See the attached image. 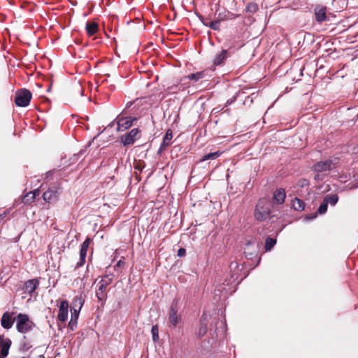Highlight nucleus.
I'll return each instance as SVG.
<instances>
[{
    "instance_id": "4be33fe9",
    "label": "nucleus",
    "mask_w": 358,
    "mask_h": 358,
    "mask_svg": "<svg viewBox=\"0 0 358 358\" xmlns=\"http://www.w3.org/2000/svg\"><path fill=\"white\" fill-rule=\"evenodd\" d=\"M172 138L173 132L171 129H168L163 138V142L160 146V150H164L166 147L169 146L171 143Z\"/></svg>"
},
{
    "instance_id": "1a4fd4ad",
    "label": "nucleus",
    "mask_w": 358,
    "mask_h": 358,
    "mask_svg": "<svg viewBox=\"0 0 358 358\" xmlns=\"http://www.w3.org/2000/svg\"><path fill=\"white\" fill-rule=\"evenodd\" d=\"M59 189L58 187L49 188L43 194V200L50 203L56 202L60 194Z\"/></svg>"
},
{
    "instance_id": "a878e982",
    "label": "nucleus",
    "mask_w": 358,
    "mask_h": 358,
    "mask_svg": "<svg viewBox=\"0 0 358 358\" xmlns=\"http://www.w3.org/2000/svg\"><path fill=\"white\" fill-rule=\"evenodd\" d=\"M221 154L222 152H220V151L206 154L202 157V158L201 159V162H204L208 159H215L218 157H220Z\"/></svg>"
},
{
    "instance_id": "c03bdc74",
    "label": "nucleus",
    "mask_w": 358,
    "mask_h": 358,
    "mask_svg": "<svg viewBox=\"0 0 358 358\" xmlns=\"http://www.w3.org/2000/svg\"><path fill=\"white\" fill-rule=\"evenodd\" d=\"M1 342H2V341H1V338H0V345L1 344Z\"/></svg>"
},
{
    "instance_id": "37998d69",
    "label": "nucleus",
    "mask_w": 358,
    "mask_h": 358,
    "mask_svg": "<svg viewBox=\"0 0 358 358\" xmlns=\"http://www.w3.org/2000/svg\"><path fill=\"white\" fill-rule=\"evenodd\" d=\"M356 119L358 120V113L356 115Z\"/></svg>"
},
{
    "instance_id": "e433bc0d",
    "label": "nucleus",
    "mask_w": 358,
    "mask_h": 358,
    "mask_svg": "<svg viewBox=\"0 0 358 358\" xmlns=\"http://www.w3.org/2000/svg\"><path fill=\"white\" fill-rule=\"evenodd\" d=\"M32 348V345L29 342H24L21 345V350L22 351H28Z\"/></svg>"
},
{
    "instance_id": "6e6552de",
    "label": "nucleus",
    "mask_w": 358,
    "mask_h": 358,
    "mask_svg": "<svg viewBox=\"0 0 358 358\" xmlns=\"http://www.w3.org/2000/svg\"><path fill=\"white\" fill-rule=\"evenodd\" d=\"M141 130L138 128H134L120 137L121 143L124 145H129L134 143L136 139L140 138Z\"/></svg>"
},
{
    "instance_id": "7c9ffc66",
    "label": "nucleus",
    "mask_w": 358,
    "mask_h": 358,
    "mask_svg": "<svg viewBox=\"0 0 358 358\" xmlns=\"http://www.w3.org/2000/svg\"><path fill=\"white\" fill-rule=\"evenodd\" d=\"M258 10V5L256 3H249L246 6V11L251 13H255Z\"/></svg>"
},
{
    "instance_id": "72a5a7b5",
    "label": "nucleus",
    "mask_w": 358,
    "mask_h": 358,
    "mask_svg": "<svg viewBox=\"0 0 358 358\" xmlns=\"http://www.w3.org/2000/svg\"><path fill=\"white\" fill-rule=\"evenodd\" d=\"M203 23L206 26L210 27L213 30H218L220 29V21H218V20L211 21L209 23V24H206L205 22H203Z\"/></svg>"
},
{
    "instance_id": "9b49d317",
    "label": "nucleus",
    "mask_w": 358,
    "mask_h": 358,
    "mask_svg": "<svg viewBox=\"0 0 358 358\" xmlns=\"http://www.w3.org/2000/svg\"><path fill=\"white\" fill-rule=\"evenodd\" d=\"M92 241V239L87 237L84 242L81 244L80 250V261L76 264V268L81 267L85 262V258L87 255V252L89 248V245Z\"/></svg>"
},
{
    "instance_id": "c756f323",
    "label": "nucleus",
    "mask_w": 358,
    "mask_h": 358,
    "mask_svg": "<svg viewBox=\"0 0 358 358\" xmlns=\"http://www.w3.org/2000/svg\"><path fill=\"white\" fill-rule=\"evenodd\" d=\"M204 77V73L203 71L196 72L195 73H191L189 74L187 78L189 80H193L194 81H198L200 79L203 78Z\"/></svg>"
},
{
    "instance_id": "7ed1b4c3",
    "label": "nucleus",
    "mask_w": 358,
    "mask_h": 358,
    "mask_svg": "<svg viewBox=\"0 0 358 358\" xmlns=\"http://www.w3.org/2000/svg\"><path fill=\"white\" fill-rule=\"evenodd\" d=\"M271 213V203L266 199H260L255 208V217L258 221L266 220Z\"/></svg>"
},
{
    "instance_id": "ea45409f",
    "label": "nucleus",
    "mask_w": 358,
    "mask_h": 358,
    "mask_svg": "<svg viewBox=\"0 0 358 358\" xmlns=\"http://www.w3.org/2000/svg\"><path fill=\"white\" fill-rule=\"evenodd\" d=\"M186 254V250L183 248H180L178 250V257H183L185 256Z\"/></svg>"
},
{
    "instance_id": "79ce46f5",
    "label": "nucleus",
    "mask_w": 358,
    "mask_h": 358,
    "mask_svg": "<svg viewBox=\"0 0 358 358\" xmlns=\"http://www.w3.org/2000/svg\"><path fill=\"white\" fill-rule=\"evenodd\" d=\"M124 264V261L122 260H119L117 263V266H122V265Z\"/></svg>"
},
{
    "instance_id": "a19ab883",
    "label": "nucleus",
    "mask_w": 358,
    "mask_h": 358,
    "mask_svg": "<svg viewBox=\"0 0 358 358\" xmlns=\"http://www.w3.org/2000/svg\"><path fill=\"white\" fill-rule=\"evenodd\" d=\"M7 213H8L6 211H3L2 213H0V222L3 221L4 220Z\"/></svg>"
},
{
    "instance_id": "423d86ee",
    "label": "nucleus",
    "mask_w": 358,
    "mask_h": 358,
    "mask_svg": "<svg viewBox=\"0 0 358 358\" xmlns=\"http://www.w3.org/2000/svg\"><path fill=\"white\" fill-rule=\"evenodd\" d=\"M16 328L20 333H26L32 329L34 323L26 314L20 313L16 317Z\"/></svg>"
},
{
    "instance_id": "f257e3e1",
    "label": "nucleus",
    "mask_w": 358,
    "mask_h": 358,
    "mask_svg": "<svg viewBox=\"0 0 358 358\" xmlns=\"http://www.w3.org/2000/svg\"><path fill=\"white\" fill-rule=\"evenodd\" d=\"M113 273H107L103 275L101 280L98 282L96 289L95 295L98 301L101 303V306H103L108 296V287L113 282L114 280Z\"/></svg>"
},
{
    "instance_id": "473e14b6",
    "label": "nucleus",
    "mask_w": 358,
    "mask_h": 358,
    "mask_svg": "<svg viewBox=\"0 0 358 358\" xmlns=\"http://www.w3.org/2000/svg\"><path fill=\"white\" fill-rule=\"evenodd\" d=\"M152 334V339L154 341H156L159 339V329L157 325H154L152 327L151 330Z\"/></svg>"
},
{
    "instance_id": "f3484780",
    "label": "nucleus",
    "mask_w": 358,
    "mask_h": 358,
    "mask_svg": "<svg viewBox=\"0 0 358 358\" xmlns=\"http://www.w3.org/2000/svg\"><path fill=\"white\" fill-rule=\"evenodd\" d=\"M315 20L319 22L327 21V8L322 6H317L315 8Z\"/></svg>"
},
{
    "instance_id": "4c0bfd02",
    "label": "nucleus",
    "mask_w": 358,
    "mask_h": 358,
    "mask_svg": "<svg viewBox=\"0 0 358 358\" xmlns=\"http://www.w3.org/2000/svg\"><path fill=\"white\" fill-rule=\"evenodd\" d=\"M144 167L145 163L143 162H138L134 166L135 169L138 170L140 171H141Z\"/></svg>"
},
{
    "instance_id": "412c9836",
    "label": "nucleus",
    "mask_w": 358,
    "mask_h": 358,
    "mask_svg": "<svg viewBox=\"0 0 358 358\" xmlns=\"http://www.w3.org/2000/svg\"><path fill=\"white\" fill-rule=\"evenodd\" d=\"M228 57V52L226 50H222L220 53L216 55L213 64L215 66L221 65L223 64L224 60Z\"/></svg>"
},
{
    "instance_id": "5701e85b",
    "label": "nucleus",
    "mask_w": 358,
    "mask_h": 358,
    "mask_svg": "<svg viewBox=\"0 0 358 358\" xmlns=\"http://www.w3.org/2000/svg\"><path fill=\"white\" fill-rule=\"evenodd\" d=\"M255 241H253V242L248 241L247 242L245 248V255L248 259H251L253 258L254 256H255L257 255V249L256 248L255 249L254 251H252L250 250V247L255 246Z\"/></svg>"
},
{
    "instance_id": "0eeeda50",
    "label": "nucleus",
    "mask_w": 358,
    "mask_h": 358,
    "mask_svg": "<svg viewBox=\"0 0 358 358\" xmlns=\"http://www.w3.org/2000/svg\"><path fill=\"white\" fill-rule=\"evenodd\" d=\"M32 94L31 92L27 89H20L16 91L15 95V103L17 106H27L31 99Z\"/></svg>"
},
{
    "instance_id": "dca6fc26",
    "label": "nucleus",
    "mask_w": 358,
    "mask_h": 358,
    "mask_svg": "<svg viewBox=\"0 0 358 358\" xmlns=\"http://www.w3.org/2000/svg\"><path fill=\"white\" fill-rule=\"evenodd\" d=\"M39 285V280L38 278H34L24 282L23 289L26 293L30 295L38 288Z\"/></svg>"
},
{
    "instance_id": "20e7f679",
    "label": "nucleus",
    "mask_w": 358,
    "mask_h": 358,
    "mask_svg": "<svg viewBox=\"0 0 358 358\" xmlns=\"http://www.w3.org/2000/svg\"><path fill=\"white\" fill-rule=\"evenodd\" d=\"M137 120L138 118L135 117H124L118 115L108 126L113 127L114 123L116 122L117 131H124L134 125Z\"/></svg>"
},
{
    "instance_id": "b1692460",
    "label": "nucleus",
    "mask_w": 358,
    "mask_h": 358,
    "mask_svg": "<svg viewBox=\"0 0 358 358\" xmlns=\"http://www.w3.org/2000/svg\"><path fill=\"white\" fill-rule=\"evenodd\" d=\"M292 207L295 210L301 211L305 208V203L303 200L294 198L292 203Z\"/></svg>"
},
{
    "instance_id": "f03ea898",
    "label": "nucleus",
    "mask_w": 358,
    "mask_h": 358,
    "mask_svg": "<svg viewBox=\"0 0 358 358\" xmlns=\"http://www.w3.org/2000/svg\"><path fill=\"white\" fill-rule=\"evenodd\" d=\"M182 323V315L179 313V303L178 299H174L170 306L168 314V327L175 329Z\"/></svg>"
},
{
    "instance_id": "aec40b11",
    "label": "nucleus",
    "mask_w": 358,
    "mask_h": 358,
    "mask_svg": "<svg viewBox=\"0 0 358 358\" xmlns=\"http://www.w3.org/2000/svg\"><path fill=\"white\" fill-rule=\"evenodd\" d=\"M85 29L87 35L92 36L99 31V24L94 21H87Z\"/></svg>"
},
{
    "instance_id": "39448f33",
    "label": "nucleus",
    "mask_w": 358,
    "mask_h": 358,
    "mask_svg": "<svg viewBox=\"0 0 358 358\" xmlns=\"http://www.w3.org/2000/svg\"><path fill=\"white\" fill-rule=\"evenodd\" d=\"M338 163V159H327L325 161H320L313 165L311 167L312 171L315 173H322L329 171L336 168Z\"/></svg>"
},
{
    "instance_id": "a18cd8bd",
    "label": "nucleus",
    "mask_w": 358,
    "mask_h": 358,
    "mask_svg": "<svg viewBox=\"0 0 358 358\" xmlns=\"http://www.w3.org/2000/svg\"><path fill=\"white\" fill-rule=\"evenodd\" d=\"M23 358H25V357H23Z\"/></svg>"
},
{
    "instance_id": "bb28decb",
    "label": "nucleus",
    "mask_w": 358,
    "mask_h": 358,
    "mask_svg": "<svg viewBox=\"0 0 358 358\" xmlns=\"http://www.w3.org/2000/svg\"><path fill=\"white\" fill-rule=\"evenodd\" d=\"M276 240L273 238L268 237L266 239L265 243V250L266 251H270L275 245Z\"/></svg>"
},
{
    "instance_id": "4468645a",
    "label": "nucleus",
    "mask_w": 358,
    "mask_h": 358,
    "mask_svg": "<svg viewBox=\"0 0 358 358\" xmlns=\"http://www.w3.org/2000/svg\"><path fill=\"white\" fill-rule=\"evenodd\" d=\"M84 301L82 297H75L73 301V307L71 308V317L78 320L80 310L83 305Z\"/></svg>"
},
{
    "instance_id": "9d476101",
    "label": "nucleus",
    "mask_w": 358,
    "mask_h": 358,
    "mask_svg": "<svg viewBox=\"0 0 358 358\" xmlns=\"http://www.w3.org/2000/svg\"><path fill=\"white\" fill-rule=\"evenodd\" d=\"M15 313L6 312L3 314L1 320V325L5 329H10L15 321Z\"/></svg>"
},
{
    "instance_id": "a211bd4d",
    "label": "nucleus",
    "mask_w": 358,
    "mask_h": 358,
    "mask_svg": "<svg viewBox=\"0 0 358 358\" xmlns=\"http://www.w3.org/2000/svg\"><path fill=\"white\" fill-rule=\"evenodd\" d=\"M208 331V322L206 318L202 316L200 320L199 327L196 332V335L198 338L203 337Z\"/></svg>"
},
{
    "instance_id": "2f4dec72",
    "label": "nucleus",
    "mask_w": 358,
    "mask_h": 358,
    "mask_svg": "<svg viewBox=\"0 0 358 358\" xmlns=\"http://www.w3.org/2000/svg\"><path fill=\"white\" fill-rule=\"evenodd\" d=\"M327 208L328 203L323 201L318 208L317 213L320 214H324L327 212Z\"/></svg>"
},
{
    "instance_id": "ddd939ff",
    "label": "nucleus",
    "mask_w": 358,
    "mask_h": 358,
    "mask_svg": "<svg viewBox=\"0 0 358 358\" xmlns=\"http://www.w3.org/2000/svg\"><path fill=\"white\" fill-rule=\"evenodd\" d=\"M69 302L66 300L62 301L59 306L57 319L62 322H65L68 319Z\"/></svg>"
},
{
    "instance_id": "cd10ccee",
    "label": "nucleus",
    "mask_w": 358,
    "mask_h": 358,
    "mask_svg": "<svg viewBox=\"0 0 358 358\" xmlns=\"http://www.w3.org/2000/svg\"><path fill=\"white\" fill-rule=\"evenodd\" d=\"M10 345V341L9 340L2 344L1 348V355L2 357H6L8 355Z\"/></svg>"
},
{
    "instance_id": "393cba45",
    "label": "nucleus",
    "mask_w": 358,
    "mask_h": 358,
    "mask_svg": "<svg viewBox=\"0 0 358 358\" xmlns=\"http://www.w3.org/2000/svg\"><path fill=\"white\" fill-rule=\"evenodd\" d=\"M185 88L186 87L181 84L173 85L167 87L166 92L169 94H176L180 91H184Z\"/></svg>"
},
{
    "instance_id": "f704fd0d",
    "label": "nucleus",
    "mask_w": 358,
    "mask_h": 358,
    "mask_svg": "<svg viewBox=\"0 0 358 358\" xmlns=\"http://www.w3.org/2000/svg\"><path fill=\"white\" fill-rule=\"evenodd\" d=\"M297 184L301 187H305L309 185V181L307 179L301 178L299 180Z\"/></svg>"
},
{
    "instance_id": "c85d7f7f",
    "label": "nucleus",
    "mask_w": 358,
    "mask_h": 358,
    "mask_svg": "<svg viewBox=\"0 0 358 358\" xmlns=\"http://www.w3.org/2000/svg\"><path fill=\"white\" fill-rule=\"evenodd\" d=\"M324 201L331 206H334L338 201V196L336 194L327 195Z\"/></svg>"
},
{
    "instance_id": "c9c22d12",
    "label": "nucleus",
    "mask_w": 358,
    "mask_h": 358,
    "mask_svg": "<svg viewBox=\"0 0 358 358\" xmlns=\"http://www.w3.org/2000/svg\"><path fill=\"white\" fill-rule=\"evenodd\" d=\"M76 326H77V320H76V319L71 317V319L69 323V328L71 331H73L75 329V328L76 327Z\"/></svg>"
},
{
    "instance_id": "58836bf2",
    "label": "nucleus",
    "mask_w": 358,
    "mask_h": 358,
    "mask_svg": "<svg viewBox=\"0 0 358 358\" xmlns=\"http://www.w3.org/2000/svg\"><path fill=\"white\" fill-rule=\"evenodd\" d=\"M321 173H316L314 176V180L317 181H321L324 179V175L320 174Z\"/></svg>"
},
{
    "instance_id": "2eb2a0df",
    "label": "nucleus",
    "mask_w": 358,
    "mask_h": 358,
    "mask_svg": "<svg viewBox=\"0 0 358 358\" xmlns=\"http://www.w3.org/2000/svg\"><path fill=\"white\" fill-rule=\"evenodd\" d=\"M286 198V192L285 189H276L273 194L272 202L273 204L281 205L285 202Z\"/></svg>"
},
{
    "instance_id": "f8f14e48",
    "label": "nucleus",
    "mask_w": 358,
    "mask_h": 358,
    "mask_svg": "<svg viewBox=\"0 0 358 358\" xmlns=\"http://www.w3.org/2000/svg\"><path fill=\"white\" fill-rule=\"evenodd\" d=\"M243 268V265L236 262H231L229 268L231 273V278L233 279L234 281L239 280H241L243 279L241 275Z\"/></svg>"
},
{
    "instance_id": "6ab92c4d",
    "label": "nucleus",
    "mask_w": 358,
    "mask_h": 358,
    "mask_svg": "<svg viewBox=\"0 0 358 358\" xmlns=\"http://www.w3.org/2000/svg\"><path fill=\"white\" fill-rule=\"evenodd\" d=\"M40 194L39 190L36 189L34 192L27 193L22 199V202L25 205H30L35 201L36 196Z\"/></svg>"
}]
</instances>
